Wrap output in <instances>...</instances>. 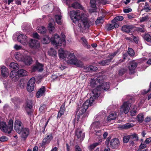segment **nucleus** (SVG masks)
Returning a JSON list of instances; mask_svg holds the SVG:
<instances>
[{"instance_id":"obj_1","label":"nucleus","mask_w":151,"mask_h":151,"mask_svg":"<svg viewBox=\"0 0 151 151\" xmlns=\"http://www.w3.org/2000/svg\"><path fill=\"white\" fill-rule=\"evenodd\" d=\"M70 16L74 23L77 22L80 30L83 32L89 26L87 15L85 13H81L80 10L76 11H72L70 12Z\"/></svg>"},{"instance_id":"obj_2","label":"nucleus","mask_w":151,"mask_h":151,"mask_svg":"<svg viewBox=\"0 0 151 151\" xmlns=\"http://www.w3.org/2000/svg\"><path fill=\"white\" fill-rule=\"evenodd\" d=\"M93 96L91 97L89 100H87L81 106L80 110L82 111V112H85L89 106L92 105V103L94 101V99H95L99 96V94L100 92L98 91L96 88L94 89L93 91Z\"/></svg>"},{"instance_id":"obj_3","label":"nucleus","mask_w":151,"mask_h":151,"mask_svg":"<svg viewBox=\"0 0 151 151\" xmlns=\"http://www.w3.org/2000/svg\"><path fill=\"white\" fill-rule=\"evenodd\" d=\"M61 38H60L58 35L56 34L54 35L51 39V43L56 47L57 46L63 47L65 45V36L64 35L61 34Z\"/></svg>"},{"instance_id":"obj_4","label":"nucleus","mask_w":151,"mask_h":151,"mask_svg":"<svg viewBox=\"0 0 151 151\" xmlns=\"http://www.w3.org/2000/svg\"><path fill=\"white\" fill-rule=\"evenodd\" d=\"M65 61L68 64L73 65L78 67H82L83 63L80 60H78L73 53L70 52Z\"/></svg>"},{"instance_id":"obj_5","label":"nucleus","mask_w":151,"mask_h":151,"mask_svg":"<svg viewBox=\"0 0 151 151\" xmlns=\"http://www.w3.org/2000/svg\"><path fill=\"white\" fill-rule=\"evenodd\" d=\"M15 58L19 61L24 62L26 65H29L32 62V58L28 55L17 52L15 53Z\"/></svg>"},{"instance_id":"obj_6","label":"nucleus","mask_w":151,"mask_h":151,"mask_svg":"<svg viewBox=\"0 0 151 151\" xmlns=\"http://www.w3.org/2000/svg\"><path fill=\"white\" fill-rule=\"evenodd\" d=\"M131 106V104L129 102H124L121 106L119 114H122L123 113L126 114L129 111Z\"/></svg>"},{"instance_id":"obj_7","label":"nucleus","mask_w":151,"mask_h":151,"mask_svg":"<svg viewBox=\"0 0 151 151\" xmlns=\"http://www.w3.org/2000/svg\"><path fill=\"white\" fill-rule=\"evenodd\" d=\"M23 128V125L19 119H16L14 123V129L16 132L20 134L21 130Z\"/></svg>"},{"instance_id":"obj_8","label":"nucleus","mask_w":151,"mask_h":151,"mask_svg":"<svg viewBox=\"0 0 151 151\" xmlns=\"http://www.w3.org/2000/svg\"><path fill=\"white\" fill-rule=\"evenodd\" d=\"M35 80L34 78H32L29 81L27 86V91L29 92L32 91L35 87Z\"/></svg>"},{"instance_id":"obj_9","label":"nucleus","mask_w":151,"mask_h":151,"mask_svg":"<svg viewBox=\"0 0 151 151\" xmlns=\"http://www.w3.org/2000/svg\"><path fill=\"white\" fill-rule=\"evenodd\" d=\"M70 52L64 50L62 48L58 50V55L59 58L64 59L65 60L66 58H67L70 53Z\"/></svg>"},{"instance_id":"obj_10","label":"nucleus","mask_w":151,"mask_h":151,"mask_svg":"<svg viewBox=\"0 0 151 151\" xmlns=\"http://www.w3.org/2000/svg\"><path fill=\"white\" fill-rule=\"evenodd\" d=\"M29 46L34 49H38L40 47V43L37 40L31 39L29 42Z\"/></svg>"},{"instance_id":"obj_11","label":"nucleus","mask_w":151,"mask_h":151,"mask_svg":"<svg viewBox=\"0 0 151 151\" xmlns=\"http://www.w3.org/2000/svg\"><path fill=\"white\" fill-rule=\"evenodd\" d=\"M137 66V64L134 61H132L130 63L129 65L128 68L130 74L134 73L135 72V70Z\"/></svg>"},{"instance_id":"obj_12","label":"nucleus","mask_w":151,"mask_h":151,"mask_svg":"<svg viewBox=\"0 0 151 151\" xmlns=\"http://www.w3.org/2000/svg\"><path fill=\"white\" fill-rule=\"evenodd\" d=\"M110 87V85L109 82L104 83L102 84L101 85H99L96 88L98 89V91L100 92L103 91V90L107 91Z\"/></svg>"},{"instance_id":"obj_13","label":"nucleus","mask_w":151,"mask_h":151,"mask_svg":"<svg viewBox=\"0 0 151 151\" xmlns=\"http://www.w3.org/2000/svg\"><path fill=\"white\" fill-rule=\"evenodd\" d=\"M8 128V126L5 122L2 121L0 122V129L3 132L8 134L10 133Z\"/></svg>"},{"instance_id":"obj_14","label":"nucleus","mask_w":151,"mask_h":151,"mask_svg":"<svg viewBox=\"0 0 151 151\" xmlns=\"http://www.w3.org/2000/svg\"><path fill=\"white\" fill-rule=\"evenodd\" d=\"M18 41L22 44L25 45L27 41V37L25 35L23 34L19 35L17 37Z\"/></svg>"},{"instance_id":"obj_15","label":"nucleus","mask_w":151,"mask_h":151,"mask_svg":"<svg viewBox=\"0 0 151 151\" xmlns=\"http://www.w3.org/2000/svg\"><path fill=\"white\" fill-rule=\"evenodd\" d=\"M119 142L117 138H114L112 139L110 142V145L113 148H117L119 145Z\"/></svg>"},{"instance_id":"obj_16","label":"nucleus","mask_w":151,"mask_h":151,"mask_svg":"<svg viewBox=\"0 0 151 151\" xmlns=\"http://www.w3.org/2000/svg\"><path fill=\"white\" fill-rule=\"evenodd\" d=\"M29 133V130L28 128H23L21 130V137L23 138H26L28 135Z\"/></svg>"},{"instance_id":"obj_17","label":"nucleus","mask_w":151,"mask_h":151,"mask_svg":"<svg viewBox=\"0 0 151 151\" xmlns=\"http://www.w3.org/2000/svg\"><path fill=\"white\" fill-rule=\"evenodd\" d=\"M10 77L15 81H17L19 77L18 71L15 70L11 71L10 74Z\"/></svg>"},{"instance_id":"obj_18","label":"nucleus","mask_w":151,"mask_h":151,"mask_svg":"<svg viewBox=\"0 0 151 151\" xmlns=\"http://www.w3.org/2000/svg\"><path fill=\"white\" fill-rule=\"evenodd\" d=\"M52 138V133H50L47 134L46 137L43 140V145H44L46 144L49 143Z\"/></svg>"},{"instance_id":"obj_19","label":"nucleus","mask_w":151,"mask_h":151,"mask_svg":"<svg viewBox=\"0 0 151 151\" xmlns=\"http://www.w3.org/2000/svg\"><path fill=\"white\" fill-rule=\"evenodd\" d=\"M1 75L4 77H7L9 75L8 69L5 66H2L1 67Z\"/></svg>"},{"instance_id":"obj_20","label":"nucleus","mask_w":151,"mask_h":151,"mask_svg":"<svg viewBox=\"0 0 151 151\" xmlns=\"http://www.w3.org/2000/svg\"><path fill=\"white\" fill-rule=\"evenodd\" d=\"M76 135L78 139L81 140H83L85 137L84 133H82L81 131L79 129H78L76 131Z\"/></svg>"},{"instance_id":"obj_21","label":"nucleus","mask_w":151,"mask_h":151,"mask_svg":"<svg viewBox=\"0 0 151 151\" xmlns=\"http://www.w3.org/2000/svg\"><path fill=\"white\" fill-rule=\"evenodd\" d=\"M117 117V114L115 112H111L107 118V121L110 122L111 120H114Z\"/></svg>"},{"instance_id":"obj_22","label":"nucleus","mask_w":151,"mask_h":151,"mask_svg":"<svg viewBox=\"0 0 151 151\" xmlns=\"http://www.w3.org/2000/svg\"><path fill=\"white\" fill-rule=\"evenodd\" d=\"M45 91V87L44 86H42L40 88L36 93L37 97L39 98L41 96H43L44 95Z\"/></svg>"},{"instance_id":"obj_23","label":"nucleus","mask_w":151,"mask_h":151,"mask_svg":"<svg viewBox=\"0 0 151 151\" xmlns=\"http://www.w3.org/2000/svg\"><path fill=\"white\" fill-rule=\"evenodd\" d=\"M84 71L86 72H92L96 70L98 68L96 67H94L91 65L86 66L84 67Z\"/></svg>"},{"instance_id":"obj_24","label":"nucleus","mask_w":151,"mask_h":151,"mask_svg":"<svg viewBox=\"0 0 151 151\" xmlns=\"http://www.w3.org/2000/svg\"><path fill=\"white\" fill-rule=\"evenodd\" d=\"M43 65L42 64L38 63H37L36 65L33 67L32 69L33 71H41L43 70Z\"/></svg>"},{"instance_id":"obj_25","label":"nucleus","mask_w":151,"mask_h":151,"mask_svg":"<svg viewBox=\"0 0 151 151\" xmlns=\"http://www.w3.org/2000/svg\"><path fill=\"white\" fill-rule=\"evenodd\" d=\"M132 29V26L127 25H124L122 28V31L127 33L130 32Z\"/></svg>"},{"instance_id":"obj_26","label":"nucleus","mask_w":151,"mask_h":151,"mask_svg":"<svg viewBox=\"0 0 151 151\" xmlns=\"http://www.w3.org/2000/svg\"><path fill=\"white\" fill-rule=\"evenodd\" d=\"M81 108V106L79 107V105H78V107L77 109V112H78V115L76 117V118L75 119V122H78V120L80 118V117L85 112L83 113L82 112V111H81L80 110V109Z\"/></svg>"},{"instance_id":"obj_27","label":"nucleus","mask_w":151,"mask_h":151,"mask_svg":"<svg viewBox=\"0 0 151 151\" xmlns=\"http://www.w3.org/2000/svg\"><path fill=\"white\" fill-rule=\"evenodd\" d=\"M104 125V124L101 123L99 121H97L93 122L91 126L93 128H97Z\"/></svg>"},{"instance_id":"obj_28","label":"nucleus","mask_w":151,"mask_h":151,"mask_svg":"<svg viewBox=\"0 0 151 151\" xmlns=\"http://www.w3.org/2000/svg\"><path fill=\"white\" fill-rule=\"evenodd\" d=\"M81 42L85 47L87 48L89 47V45H88L87 40L84 37H82L81 38Z\"/></svg>"},{"instance_id":"obj_29","label":"nucleus","mask_w":151,"mask_h":151,"mask_svg":"<svg viewBox=\"0 0 151 151\" xmlns=\"http://www.w3.org/2000/svg\"><path fill=\"white\" fill-rule=\"evenodd\" d=\"M13 121L12 119H10L8 122V130L10 133L11 132V131L13 129Z\"/></svg>"},{"instance_id":"obj_30","label":"nucleus","mask_w":151,"mask_h":151,"mask_svg":"<svg viewBox=\"0 0 151 151\" xmlns=\"http://www.w3.org/2000/svg\"><path fill=\"white\" fill-rule=\"evenodd\" d=\"M51 41V39H50L49 37L47 35H45L43 38L42 41V42L43 44H48Z\"/></svg>"},{"instance_id":"obj_31","label":"nucleus","mask_w":151,"mask_h":151,"mask_svg":"<svg viewBox=\"0 0 151 151\" xmlns=\"http://www.w3.org/2000/svg\"><path fill=\"white\" fill-rule=\"evenodd\" d=\"M37 31L38 32L43 34L46 32V29L43 26H40L37 27Z\"/></svg>"},{"instance_id":"obj_32","label":"nucleus","mask_w":151,"mask_h":151,"mask_svg":"<svg viewBox=\"0 0 151 151\" xmlns=\"http://www.w3.org/2000/svg\"><path fill=\"white\" fill-rule=\"evenodd\" d=\"M124 19L123 17L122 16H118L116 17L112 21V22L115 23L118 21L122 20Z\"/></svg>"},{"instance_id":"obj_33","label":"nucleus","mask_w":151,"mask_h":151,"mask_svg":"<svg viewBox=\"0 0 151 151\" xmlns=\"http://www.w3.org/2000/svg\"><path fill=\"white\" fill-rule=\"evenodd\" d=\"M19 75V76H24L27 75L26 71L23 69H21L18 71Z\"/></svg>"},{"instance_id":"obj_34","label":"nucleus","mask_w":151,"mask_h":151,"mask_svg":"<svg viewBox=\"0 0 151 151\" xmlns=\"http://www.w3.org/2000/svg\"><path fill=\"white\" fill-rule=\"evenodd\" d=\"M62 17L61 15H56L55 18L56 22L59 24H60L62 23L61 19Z\"/></svg>"},{"instance_id":"obj_35","label":"nucleus","mask_w":151,"mask_h":151,"mask_svg":"<svg viewBox=\"0 0 151 151\" xmlns=\"http://www.w3.org/2000/svg\"><path fill=\"white\" fill-rule=\"evenodd\" d=\"M133 124L128 123L122 125L121 127L123 129H127L133 127Z\"/></svg>"},{"instance_id":"obj_36","label":"nucleus","mask_w":151,"mask_h":151,"mask_svg":"<svg viewBox=\"0 0 151 151\" xmlns=\"http://www.w3.org/2000/svg\"><path fill=\"white\" fill-rule=\"evenodd\" d=\"M54 22L53 21L52 23L50 22L49 24V30L51 32H54L55 30V28L54 27Z\"/></svg>"},{"instance_id":"obj_37","label":"nucleus","mask_w":151,"mask_h":151,"mask_svg":"<svg viewBox=\"0 0 151 151\" xmlns=\"http://www.w3.org/2000/svg\"><path fill=\"white\" fill-rule=\"evenodd\" d=\"M10 67L13 69H18L19 68V65L17 63L12 62L10 65Z\"/></svg>"},{"instance_id":"obj_38","label":"nucleus","mask_w":151,"mask_h":151,"mask_svg":"<svg viewBox=\"0 0 151 151\" xmlns=\"http://www.w3.org/2000/svg\"><path fill=\"white\" fill-rule=\"evenodd\" d=\"M110 62V60L107 59L105 60H102L99 62V64L101 65H108Z\"/></svg>"},{"instance_id":"obj_39","label":"nucleus","mask_w":151,"mask_h":151,"mask_svg":"<svg viewBox=\"0 0 151 151\" xmlns=\"http://www.w3.org/2000/svg\"><path fill=\"white\" fill-rule=\"evenodd\" d=\"M131 139H133L134 140H138V137L136 134L134 133L133 134L129 135Z\"/></svg>"},{"instance_id":"obj_40","label":"nucleus","mask_w":151,"mask_h":151,"mask_svg":"<svg viewBox=\"0 0 151 151\" xmlns=\"http://www.w3.org/2000/svg\"><path fill=\"white\" fill-rule=\"evenodd\" d=\"M104 18L102 17H99L95 22L96 24H102L104 22Z\"/></svg>"},{"instance_id":"obj_41","label":"nucleus","mask_w":151,"mask_h":151,"mask_svg":"<svg viewBox=\"0 0 151 151\" xmlns=\"http://www.w3.org/2000/svg\"><path fill=\"white\" fill-rule=\"evenodd\" d=\"M32 107V102L31 101L29 100L27 101L26 109L27 110L28 109H30Z\"/></svg>"},{"instance_id":"obj_42","label":"nucleus","mask_w":151,"mask_h":151,"mask_svg":"<svg viewBox=\"0 0 151 151\" xmlns=\"http://www.w3.org/2000/svg\"><path fill=\"white\" fill-rule=\"evenodd\" d=\"M70 7H72L75 9L80 8L81 7V6L77 2H75L73 3L71 6Z\"/></svg>"},{"instance_id":"obj_43","label":"nucleus","mask_w":151,"mask_h":151,"mask_svg":"<svg viewBox=\"0 0 151 151\" xmlns=\"http://www.w3.org/2000/svg\"><path fill=\"white\" fill-rule=\"evenodd\" d=\"M144 9L146 10V12H148L151 10V8L147 3L145 2V5L144 6Z\"/></svg>"},{"instance_id":"obj_44","label":"nucleus","mask_w":151,"mask_h":151,"mask_svg":"<svg viewBox=\"0 0 151 151\" xmlns=\"http://www.w3.org/2000/svg\"><path fill=\"white\" fill-rule=\"evenodd\" d=\"M144 38L147 41L150 42H151V36L149 34H145L144 37Z\"/></svg>"},{"instance_id":"obj_45","label":"nucleus","mask_w":151,"mask_h":151,"mask_svg":"<svg viewBox=\"0 0 151 151\" xmlns=\"http://www.w3.org/2000/svg\"><path fill=\"white\" fill-rule=\"evenodd\" d=\"M138 121L139 122H142L144 120V116L142 114H140L137 115Z\"/></svg>"},{"instance_id":"obj_46","label":"nucleus","mask_w":151,"mask_h":151,"mask_svg":"<svg viewBox=\"0 0 151 151\" xmlns=\"http://www.w3.org/2000/svg\"><path fill=\"white\" fill-rule=\"evenodd\" d=\"M105 78V76L104 75H102L101 76H99L97 78V81L99 83H101Z\"/></svg>"},{"instance_id":"obj_47","label":"nucleus","mask_w":151,"mask_h":151,"mask_svg":"<svg viewBox=\"0 0 151 151\" xmlns=\"http://www.w3.org/2000/svg\"><path fill=\"white\" fill-rule=\"evenodd\" d=\"M146 147V144L145 142L142 143L139 146V147L138 150L140 149V151H142V149H144Z\"/></svg>"},{"instance_id":"obj_48","label":"nucleus","mask_w":151,"mask_h":151,"mask_svg":"<svg viewBox=\"0 0 151 151\" xmlns=\"http://www.w3.org/2000/svg\"><path fill=\"white\" fill-rule=\"evenodd\" d=\"M128 52V54L131 56H133L135 54L134 51L131 48H129Z\"/></svg>"},{"instance_id":"obj_49","label":"nucleus","mask_w":151,"mask_h":151,"mask_svg":"<svg viewBox=\"0 0 151 151\" xmlns=\"http://www.w3.org/2000/svg\"><path fill=\"white\" fill-rule=\"evenodd\" d=\"M66 4L68 5L69 7H70V4L74 1L75 0H62Z\"/></svg>"},{"instance_id":"obj_50","label":"nucleus","mask_w":151,"mask_h":151,"mask_svg":"<svg viewBox=\"0 0 151 151\" xmlns=\"http://www.w3.org/2000/svg\"><path fill=\"white\" fill-rule=\"evenodd\" d=\"M114 28V25L113 24H107L106 26V29L108 30H111Z\"/></svg>"},{"instance_id":"obj_51","label":"nucleus","mask_w":151,"mask_h":151,"mask_svg":"<svg viewBox=\"0 0 151 151\" xmlns=\"http://www.w3.org/2000/svg\"><path fill=\"white\" fill-rule=\"evenodd\" d=\"M134 107L133 108V110H132L130 111V113L131 115L132 116H134L137 113V111H136V107L135 106H134Z\"/></svg>"},{"instance_id":"obj_52","label":"nucleus","mask_w":151,"mask_h":151,"mask_svg":"<svg viewBox=\"0 0 151 151\" xmlns=\"http://www.w3.org/2000/svg\"><path fill=\"white\" fill-rule=\"evenodd\" d=\"M8 140V138L6 137L5 136H2L0 137V141L1 142H5Z\"/></svg>"},{"instance_id":"obj_53","label":"nucleus","mask_w":151,"mask_h":151,"mask_svg":"<svg viewBox=\"0 0 151 151\" xmlns=\"http://www.w3.org/2000/svg\"><path fill=\"white\" fill-rule=\"evenodd\" d=\"M90 4L92 7L95 8L96 5V0H91Z\"/></svg>"},{"instance_id":"obj_54","label":"nucleus","mask_w":151,"mask_h":151,"mask_svg":"<svg viewBox=\"0 0 151 151\" xmlns=\"http://www.w3.org/2000/svg\"><path fill=\"white\" fill-rule=\"evenodd\" d=\"M99 143L96 142L90 145L89 147V150H91L93 149L96 146L99 145Z\"/></svg>"},{"instance_id":"obj_55","label":"nucleus","mask_w":151,"mask_h":151,"mask_svg":"<svg viewBox=\"0 0 151 151\" xmlns=\"http://www.w3.org/2000/svg\"><path fill=\"white\" fill-rule=\"evenodd\" d=\"M130 139V137H129V135L124 136L123 138L124 142L125 143H127Z\"/></svg>"},{"instance_id":"obj_56","label":"nucleus","mask_w":151,"mask_h":151,"mask_svg":"<svg viewBox=\"0 0 151 151\" xmlns=\"http://www.w3.org/2000/svg\"><path fill=\"white\" fill-rule=\"evenodd\" d=\"M126 71V70L124 68H122L119 70V75L121 76Z\"/></svg>"},{"instance_id":"obj_57","label":"nucleus","mask_w":151,"mask_h":151,"mask_svg":"<svg viewBox=\"0 0 151 151\" xmlns=\"http://www.w3.org/2000/svg\"><path fill=\"white\" fill-rule=\"evenodd\" d=\"M46 109V106L45 105H43L41 106L39 110L41 112H43L45 111Z\"/></svg>"},{"instance_id":"obj_58","label":"nucleus","mask_w":151,"mask_h":151,"mask_svg":"<svg viewBox=\"0 0 151 151\" xmlns=\"http://www.w3.org/2000/svg\"><path fill=\"white\" fill-rule=\"evenodd\" d=\"M65 111V104L64 103H63V104L61 106L60 110L59 111L64 113Z\"/></svg>"},{"instance_id":"obj_59","label":"nucleus","mask_w":151,"mask_h":151,"mask_svg":"<svg viewBox=\"0 0 151 151\" xmlns=\"http://www.w3.org/2000/svg\"><path fill=\"white\" fill-rule=\"evenodd\" d=\"M136 30L137 31L141 32H144L145 31V29L143 28L137 27L136 28Z\"/></svg>"},{"instance_id":"obj_60","label":"nucleus","mask_w":151,"mask_h":151,"mask_svg":"<svg viewBox=\"0 0 151 151\" xmlns=\"http://www.w3.org/2000/svg\"><path fill=\"white\" fill-rule=\"evenodd\" d=\"M133 40L134 42L138 44V43L139 42V37H136L135 36H134L133 37Z\"/></svg>"},{"instance_id":"obj_61","label":"nucleus","mask_w":151,"mask_h":151,"mask_svg":"<svg viewBox=\"0 0 151 151\" xmlns=\"http://www.w3.org/2000/svg\"><path fill=\"white\" fill-rule=\"evenodd\" d=\"M33 37L37 39H39L40 38V36L37 33H35L33 34Z\"/></svg>"},{"instance_id":"obj_62","label":"nucleus","mask_w":151,"mask_h":151,"mask_svg":"<svg viewBox=\"0 0 151 151\" xmlns=\"http://www.w3.org/2000/svg\"><path fill=\"white\" fill-rule=\"evenodd\" d=\"M50 52H52V55H53L55 56L56 55L57 53L56 51L53 48L50 49Z\"/></svg>"},{"instance_id":"obj_63","label":"nucleus","mask_w":151,"mask_h":151,"mask_svg":"<svg viewBox=\"0 0 151 151\" xmlns=\"http://www.w3.org/2000/svg\"><path fill=\"white\" fill-rule=\"evenodd\" d=\"M145 142L146 144H149V143L151 142V137L147 138Z\"/></svg>"},{"instance_id":"obj_64","label":"nucleus","mask_w":151,"mask_h":151,"mask_svg":"<svg viewBox=\"0 0 151 151\" xmlns=\"http://www.w3.org/2000/svg\"><path fill=\"white\" fill-rule=\"evenodd\" d=\"M76 151H82L81 149L78 145H76L75 147Z\"/></svg>"}]
</instances>
